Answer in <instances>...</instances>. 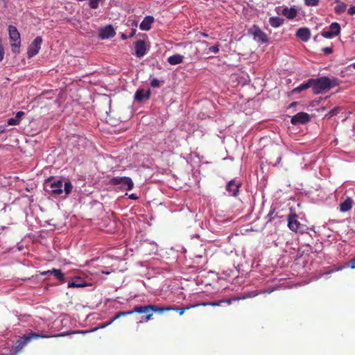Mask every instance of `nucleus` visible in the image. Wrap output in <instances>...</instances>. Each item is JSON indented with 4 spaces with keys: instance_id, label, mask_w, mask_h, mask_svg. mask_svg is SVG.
I'll return each instance as SVG.
<instances>
[{
    "instance_id": "obj_1",
    "label": "nucleus",
    "mask_w": 355,
    "mask_h": 355,
    "mask_svg": "<svg viewBox=\"0 0 355 355\" xmlns=\"http://www.w3.org/2000/svg\"><path fill=\"white\" fill-rule=\"evenodd\" d=\"M340 80L336 78L322 76L311 78V89L314 94H322L324 91L338 86Z\"/></svg>"
},
{
    "instance_id": "obj_2",
    "label": "nucleus",
    "mask_w": 355,
    "mask_h": 355,
    "mask_svg": "<svg viewBox=\"0 0 355 355\" xmlns=\"http://www.w3.org/2000/svg\"><path fill=\"white\" fill-rule=\"evenodd\" d=\"M49 336L42 334L34 333L32 330H30L26 335L19 337L11 347L10 351L8 353L10 355H17L24 347L33 339H37L40 338H49Z\"/></svg>"
},
{
    "instance_id": "obj_3",
    "label": "nucleus",
    "mask_w": 355,
    "mask_h": 355,
    "mask_svg": "<svg viewBox=\"0 0 355 355\" xmlns=\"http://www.w3.org/2000/svg\"><path fill=\"white\" fill-rule=\"evenodd\" d=\"M44 189L51 196H60L63 193V181L61 178L50 177L45 180Z\"/></svg>"
},
{
    "instance_id": "obj_4",
    "label": "nucleus",
    "mask_w": 355,
    "mask_h": 355,
    "mask_svg": "<svg viewBox=\"0 0 355 355\" xmlns=\"http://www.w3.org/2000/svg\"><path fill=\"white\" fill-rule=\"evenodd\" d=\"M286 220L288 222V227L293 232L304 234L311 230L315 233L314 227H309L306 225L301 224L297 220V215L295 213L291 212L287 216Z\"/></svg>"
},
{
    "instance_id": "obj_5",
    "label": "nucleus",
    "mask_w": 355,
    "mask_h": 355,
    "mask_svg": "<svg viewBox=\"0 0 355 355\" xmlns=\"http://www.w3.org/2000/svg\"><path fill=\"white\" fill-rule=\"evenodd\" d=\"M137 308H144L145 310L141 312H136L137 313H145L146 315L144 318V320H141L138 322V323H141L143 322H148L150 320L153 316V312H159L162 313L166 311L172 310L171 307H159L154 304H148L144 306H137Z\"/></svg>"
},
{
    "instance_id": "obj_6",
    "label": "nucleus",
    "mask_w": 355,
    "mask_h": 355,
    "mask_svg": "<svg viewBox=\"0 0 355 355\" xmlns=\"http://www.w3.org/2000/svg\"><path fill=\"white\" fill-rule=\"evenodd\" d=\"M9 37L11 42L12 51L15 54L19 53V48L21 46V37L20 34L16 28L13 25H9L8 28Z\"/></svg>"
},
{
    "instance_id": "obj_7",
    "label": "nucleus",
    "mask_w": 355,
    "mask_h": 355,
    "mask_svg": "<svg viewBox=\"0 0 355 355\" xmlns=\"http://www.w3.org/2000/svg\"><path fill=\"white\" fill-rule=\"evenodd\" d=\"M110 184L128 191L132 190L134 187L133 181L130 177H113L110 180Z\"/></svg>"
},
{
    "instance_id": "obj_8",
    "label": "nucleus",
    "mask_w": 355,
    "mask_h": 355,
    "mask_svg": "<svg viewBox=\"0 0 355 355\" xmlns=\"http://www.w3.org/2000/svg\"><path fill=\"white\" fill-rule=\"evenodd\" d=\"M248 34L252 35L253 40L261 44L268 42V35L257 25H253L249 30Z\"/></svg>"
},
{
    "instance_id": "obj_9",
    "label": "nucleus",
    "mask_w": 355,
    "mask_h": 355,
    "mask_svg": "<svg viewBox=\"0 0 355 355\" xmlns=\"http://www.w3.org/2000/svg\"><path fill=\"white\" fill-rule=\"evenodd\" d=\"M242 186V183L239 180L232 179L227 182L225 186V190L228 193V196L232 197H236L239 196V189Z\"/></svg>"
},
{
    "instance_id": "obj_10",
    "label": "nucleus",
    "mask_w": 355,
    "mask_h": 355,
    "mask_svg": "<svg viewBox=\"0 0 355 355\" xmlns=\"http://www.w3.org/2000/svg\"><path fill=\"white\" fill-rule=\"evenodd\" d=\"M42 43V38L40 36L36 37L34 40L30 44L27 49V57L31 58L35 56L41 49Z\"/></svg>"
},
{
    "instance_id": "obj_11",
    "label": "nucleus",
    "mask_w": 355,
    "mask_h": 355,
    "mask_svg": "<svg viewBox=\"0 0 355 355\" xmlns=\"http://www.w3.org/2000/svg\"><path fill=\"white\" fill-rule=\"evenodd\" d=\"M310 121L311 116L308 113L300 112L292 116L291 123L293 125H300L306 124Z\"/></svg>"
},
{
    "instance_id": "obj_12",
    "label": "nucleus",
    "mask_w": 355,
    "mask_h": 355,
    "mask_svg": "<svg viewBox=\"0 0 355 355\" xmlns=\"http://www.w3.org/2000/svg\"><path fill=\"white\" fill-rule=\"evenodd\" d=\"M116 35L114 28L111 25H107L99 30L98 36L101 40H105L113 37Z\"/></svg>"
},
{
    "instance_id": "obj_13",
    "label": "nucleus",
    "mask_w": 355,
    "mask_h": 355,
    "mask_svg": "<svg viewBox=\"0 0 355 355\" xmlns=\"http://www.w3.org/2000/svg\"><path fill=\"white\" fill-rule=\"evenodd\" d=\"M135 56L137 58H143L147 53V49L146 46V43L144 40H137L135 43Z\"/></svg>"
},
{
    "instance_id": "obj_14",
    "label": "nucleus",
    "mask_w": 355,
    "mask_h": 355,
    "mask_svg": "<svg viewBox=\"0 0 355 355\" xmlns=\"http://www.w3.org/2000/svg\"><path fill=\"white\" fill-rule=\"evenodd\" d=\"M151 92L150 89L145 91L143 89H138L135 94V101L141 102L144 100H148L150 98Z\"/></svg>"
},
{
    "instance_id": "obj_15",
    "label": "nucleus",
    "mask_w": 355,
    "mask_h": 355,
    "mask_svg": "<svg viewBox=\"0 0 355 355\" xmlns=\"http://www.w3.org/2000/svg\"><path fill=\"white\" fill-rule=\"evenodd\" d=\"M154 17L151 15L146 16L140 23L139 28L141 31H148L151 29L152 24L154 22Z\"/></svg>"
},
{
    "instance_id": "obj_16",
    "label": "nucleus",
    "mask_w": 355,
    "mask_h": 355,
    "mask_svg": "<svg viewBox=\"0 0 355 355\" xmlns=\"http://www.w3.org/2000/svg\"><path fill=\"white\" fill-rule=\"evenodd\" d=\"M296 37L303 42H307L311 37L310 30L308 28H300L295 34Z\"/></svg>"
},
{
    "instance_id": "obj_17",
    "label": "nucleus",
    "mask_w": 355,
    "mask_h": 355,
    "mask_svg": "<svg viewBox=\"0 0 355 355\" xmlns=\"http://www.w3.org/2000/svg\"><path fill=\"white\" fill-rule=\"evenodd\" d=\"M88 284L85 282V281L79 277H76L71 281L68 282L67 287L68 288H83L87 286Z\"/></svg>"
},
{
    "instance_id": "obj_18",
    "label": "nucleus",
    "mask_w": 355,
    "mask_h": 355,
    "mask_svg": "<svg viewBox=\"0 0 355 355\" xmlns=\"http://www.w3.org/2000/svg\"><path fill=\"white\" fill-rule=\"evenodd\" d=\"M297 13V10L294 6L291 8L284 6L282 10V14L288 19H294L296 17Z\"/></svg>"
},
{
    "instance_id": "obj_19",
    "label": "nucleus",
    "mask_w": 355,
    "mask_h": 355,
    "mask_svg": "<svg viewBox=\"0 0 355 355\" xmlns=\"http://www.w3.org/2000/svg\"><path fill=\"white\" fill-rule=\"evenodd\" d=\"M233 300H232V299L220 300H218V301H216V302H210L202 303L200 305H202V306H220L223 304H230ZM199 304H196V305L193 306L192 307H196V306H197Z\"/></svg>"
},
{
    "instance_id": "obj_20",
    "label": "nucleus",
    "mask_w": 355,
    "mask_h": 355,
    "mask_svg": "<svg viewBox=\"0 0 355 355\" xmlns=\"http://www.w3.org/2000/svg\"><path fill=\"white\" fill-rule=\"evenodd\" d=\"M25 114L22 111H19L16 113L15 117H12L8 119L7 125H16L19 124L21 118Z\"/></svg>"
},
{
    "instance_id": "obj_21",
    "label": "nucleus",
    "mask_w": 355,
    "mask_h": 355,
    "mask_svg": "<svg viewBox=\"0 0 355 355\" xmlns=\"http://www.w3.org/2000/svg\"><path fill=\"white\" fill-rule=\"evenodd\" d=\"M353 200L351 198L347 197L343 202L340 204V211L346 212L352 208Z\"/></svg>"
},
{
    "instance_id": "obj_22",
    "label": "nucleus",
    "mask_w": 355,
    "mask_h": 355,
    "mask_svg": "<svg viewBox=\"0 0 355 355\" xmlns=\"http://www.w3.org/2000/svg\"><path fill=\"white\" fill-rule=\"evenodd\" d=\"M144 310H145V309H144V308H137V306H136L134 307V309L132 311H120V312L117 313L116 315L114 317V320H117L118 318H119L121 316L129 315H131V314L135 313L136 312L144 311Z\"/></svg>"
},
{
    "instance_id": "obj_23",
    "label": "nucleus",
    "mask_w": 355,
    "mask_h": 355,
    "mask_svg": "<svg viewBox=\"0 0 355 355\" xmlns=\"http://www.w3.org/2000/svg\"><path fill=\"white\" fill-rule=\"evenodd\" d=\"M311 88V78L308 79L306 81L302 83L297 87L293 89V93H300L302 91Z\"/></svg>"
},
{
    "instance_id": "obj_24",
    "label": "nucleus",
    "mask_w": 355,
    "mask_h": 355,
    "mask_svg": "<svg viewBox=\"0 0 355 355\" xmlns=\"http://www.w3.org/2000/svg\"><path fill=\"white\" fill-rule=\"evenodd\" d=\"M184 56L180 54H174L167 59L168 62L171 65L180 64L183 62Z\"/></svg>"
},
{
    "instance_id": "obj_25",
    "label": "nucleus",
    "mask_w": 355,
    "mask_h": 355,
    "mask_svg": "<svg viewBox=\"0 0 355 355\" xmlns=\"http://www.w3.org/2000/svg\"><path fill=\"white\" fill-rule=\"evenodd\" d=\"M51 275H53L61 284H64L66 281L64 274L60 269H51Z\"/></svg>"
},
{
    "instance_id": "obj_26",
    "label": "nucleus",
    "mask_w": 355,
    "mask_h": 355,
    "mask_svg": "<svg viewBox=\"0 0 355 355\" xmlns=\"http://www.w3.org/2000/svg\"><path fill=\"white\" fill-rule=\"evenodd\" d=\"M284 21L283 18L279 17H271L269 18V24L273 28H279Z\"/></svg>"
},
{
    "instance_id": "obj_27",
    "label": "nucleus",
    "mask_w": 355,
    "mask_h": 355,
    "mask_svg": "<svg viewBox=\"0 0 355 355\" xmlns=\"http://www.w3.org/2000/svg\"><path fill=\"white\" fill-rule=\"evenodd\" d=\"M114 321H115V320H114V318L110 320V321L108 322H103V323H101L98 327H95V328H93L90 330H87V331H78L76 333H80V334H87V333H89V332H94L99 329H104L105 327H107V326L110 325Z\"/></svg>"
},
{
    "instance_id": "obj_28",
    "label": "nucleus",
    "mask_w": 355,
    "mask_h": 355,
    "mask_svg": "<svg viewBox=\"0 0 355 355\" xmlns=\"http://www.w3.org/2000/svg\"><path fill=\"white\" fill-rule=\"evenodd\" d=\"M73 185L70 180H67L63 182V193L65 194V198H67L72 191Z\"/></svg>"
},
{
    "instance_id": "obj_29",
    "label": "nucleus",
    "mask_w": 355,
    "mask_h": 355,
    "mask_svg": "<svg viewBox=\"0 0 355 355\" xmlns=\"http://www.w3.org/2000/svg\"><path fill=\"white\" fill-rule=\"evenodd\" d=\"M329 31L335 37L338 36L340 33V26L338 22H333L329 26Z\"/></svg>"
},
{
    "instance_id": "obj_30",
    "label": "nucleus",
    "mask_w": 355,
    "mask_h": 355,
    "mask_svg": "<svg viewBox=\"0 0 355 355\" xmlns=\"http://www.w3.org/2000/svg\"><path fill=\"white\" fill-rule=\"evenodd\" d=\"M347 5L342 2L335 6L334 11L337 14H341L345 11Z\"/></svg>"
},
{
    "instance_id": "obj_31",
    "label": "nucleus",
    "mask_w": 355,
    "mask_h": 355,
    "mask_svg": "<svg viewBox=\"0 0 355 355\" xmlns=\"http://www.w3.org/2000/svg\"><path fill=\"white\" fill-rule=\"evenodd\" d=\"M274 291H275L274 288H267V289L263 290L262 292H260V293H268V294H270L272 292H273ZM259 294V293H258L257 291H253V292H252V294L247 295V297H255V296L258 295Z\"/></svg>"
},
{
    "instance_id": "obj_32",
    "label": "nucleus",
    "mask_w": 355,
    "mask_h": 355,
    "mask_svg": "<svg viewBox=\"0 0 355 355\" xmlns=\"http://www.w3.org/2000/svg\"><path fill=\"white\" fill-rule=\"evenodd\" d=\"M103 0H89V6L92 9H97L99 6V3Z\"/></svg>"
},
{
    "instance_id": "obj_33",
    "label": "nucleus",
    "mask_w": 355,
    "mask_h": 355,
    "mask_svg": "<svg viewBox=\"0 0 355 355\" xmlns=\"http://www.w3.org/2000/svg\"><path fill=\"white\" fill-rule=\"evenodd\" d=\"M274 215H275V209H272L271 208L269 213L266 216L267 223L272 222V220H274L275 219Z\"/></svg>"
},
{
    "instance_id": "obj_34",
    "label": "nucleus",
    "mask_w": 355,
    "mask_h": 355,
    "mask_svg": "<svg viewBox=\"0 0 355 355\" xmlns=\"http://www.w3.org/2000/svg\"><path fill=\"white\" fill-rule=\"evenodd\" d=\"M220 45L217 44L214 46H210L208 49L209 52L216 54L219 52Z\"/></svg>"
},
{
    "instance_id": "obj_35",
    "label": "nucleus",
    "mask_w": 355,
    "mask_h": 355,
    "mask_svg": "<svg viewBox=\"0 0 355 355\" xmlns=\"http://www.w3.org/2000/svg\"><path fill=\"white\" fill-rule=\"evenodd\" d=\"M322 36L327 39H331L334 37L335 36L330 31H322L321 33Z\"/></svg>"
},
{
    "instance_id": "obj_36",
    "label": "nucleus",
    "mask_w": 355,
    "mask_h": 355,
    "mask_svg": "<svg viewBox=\"0 0 355 355\" xmlns=\"http://www.w3.org/2000/svg\"><path fill=\"white\" fill-rule=\"evenodd\" d=\"M304 3L309 6H316L319 3V0H304Z\"/></svg>"
},
{
    "instance_id": "obj_37",
    "label": "nucleus",
    "mask_w": 355,
    "mask_h": 355,
    "mask_svg": "<svg viewBox=\"0 0 355 355\" xmlns=\"http://www.w3.org/2000/svg\"><path fill=\"white\" fill-rule=\"evenodd\" d=\"M339 112V107H336L333 109H331L329 113L327 114V116H329V117H332V116H336Z\"/></svg>"
},
{
    "instance_id": "obj_38",
    "label": "nucleus",
    "mask_w": 355,
    "mask_h": 355,
    "mask_svg": "<svg viewBox=\"0 0 355 355\" xmlns=\"http://www.w3.org/2000/svg\"><path fill=\"white\" fill-rule=\"evenodd\" d=\"M4 54H5L4 47L3 46L1 40L0 39V62L3 60Z\"/></svg>"
},
{
    "instance_id": "obj_39",
    "label": "nucleus",
    "mask_w": 355,
    "mask_h": 355,
    "mask_svg": "<svg viewBox=\"0 0 355 355\" xmlns=\"http://www.w3.org/2000/svg\"><path fill=\"white\" fill-rule=\"evenodd\" d=\"M150 85L152 87H159L160 86V81L157 78L151 80Z\"/></svg>"
},
{
    "instance_id": "obj_40",
    "label": "nucleus",
    "mask_w": 355,
    "mask_h": 355,
    "mask_svg": "<svg viewBox=\"0 0 355 355\" xmlns=\"http://www.w3.org/2000/svg\"><path fill=\"white\" fill-rule=\"evenodd\" d=\"M322 52L326 54H331L333 52V49L331 47H324L322 49Z\"/></svg>"
},
{
    "instance_id": "obj_41",
    "label": "nucleus",
    "mask_w": 355,
    "mask_h": 355,
    "mask_svg": "<svg viewBox=\"0 0 355 355\" xmlns=\"http://www.w3.org/2000/svg\"><path fill=\"white\" fill-rule=\"evenodd\" d=\"M190 307H187V308H178V309H172V310H175L176 311H178L180 315H183V313H184V311L187 309H189Z\"/></svg>"
},
{
    "instance_id": "obj_42",
    "label": "nucleus",
    "mask_w": 355,
    "mask_h": 355,
    "mask_svg": "<svg viewBox=\"0 0 355 355\" xmlns=\"http://www.w3.org/2000/svg\"><path fill=\"white\" fill-rule=\"evenodd\" d=\"M347 13L351 15H355V6H351L347 10Z\"/></svg>"
},
{
    "instance_id": "obj_43",
    "label": "nucleus",
    "mask_w": 355,
    "mask_h": 355,
    "mask_svg": "<svg viewBox=\"0 0 355 355\" xmlns=\"http://www.w3.org/2000/svg\"><path fill=\"white\" fill-rule=\"evenodd\" d=\"M348 266L352 269L355 268V257L348 262Z\"/></svg>"
},
{
    "instance_id": "obj_44",
    "label": "nucleus",
    "mask_w": 355,
    "mask_h": 355,
    "mask_svg": "<svg viewBox=\"0 0 355 355\" xmlns=\"http://www.w3.org/2000/svg\"><path fill=\"white\" fill-rule=\"evenodd\" d=\"M136 32H137V29L135 28H131V31H130V33L128 35V37L130 38L134 37L135 35L136 34Z\"/></svg>"
},
{
    "instance_id": "obj_45",
    "label": "nucleus",
    "mask_w": 355,
    "mask_h": 355,
    "mask_svg": "<svg viewBox=\"0 0 355 355\" xmlns=\"http://www.w3.org/2000/svg\"><path fill=\"white\" fill-rule=\"evenodd\" d=\"M47 275H51V270H48L40 272V275L42 276H46Z\"/></svg>"
},
{
    "instance_id": "obj_46",
    "label": "nucleus",
    "mask_w": 355,
    "mask_h": 355,
    "mask_svg": "<svg viewBox=\"0 0 355 355\" xmlns=\"http://www.w3.org/2000/svg\"><path fill=\"white\" fill-rule=\"evenodd\" d=\"M129 198L132 200H137L138 199V196L135 193H132L129 196Z\"/></svg>"
},
{
    "instance_id": "obj_47",
    "label": "nucleus",
    "mask_w": 355,
    "mask_h": 355,
    "mask_svg": "<svg viewBox=\"0 0 355 355\" xmlns=\"http://www.w3.org/2000/svg\"><path fill=\"white\" fill-rule=\"evenodd\" d=\"M121 39L125 40H127L128 38H130L128 37V35H126L125 33H123L121 34Z\"/></svg>"
},
{
    "instance_id": "obj_48",
    "label": "nucleus",
    "mask_w": 355,
    "mask_h": 355,
    "mask_svg": "<svg viewBox=\"0 0 355 355\" xmlns=\"http://www.w3.org/2000/svg\"><path fill=\"white\" fill-rule=\"evenodd\" d=\"M6 132V125H0V134Z\"/></svg>"
},
{
    "instance_id": "obj_49",
    "label": "nucleus",
    "mask_w": 355,
    "mask_h": 355,
    "mask_svg": "<svg viewBox=\"0 0 355 355\" xmlns=\"http://www.w3.org/2000/svg\"><path fill=\"white\" fill-rule=\"evenodd\" d=\"M17 247L19 251H21L24 248L23 245L21 243H17Z\"/></svg>"
},
{
    "instance_id": "obj_50",
    "label": "nucleus",
    "mask_w": 355,
    "mask_h": 355,
    "mask_svg": "<svg viewBox=\"0 0 355 355\" xmlns=\"http://www.w3.org/2000/svg\"><path fill=\"white\" fill-rule=\"evenodd\" d=\"M131 26H132V28H137V21H132V23H131Z\"/></svg>"
},
{
    "instance_id": "obj_51",
    "label": "nucleus",
    "mask_w": 355,
    "mask_h": 355,
    "mask_svg": "<svg viewBox=\"0 0 355 355\" xmlns=\"http://www.w3.org/2000/svg\"><path fill=\"white\" fill-rule=\"evenodd\" d=\"M281 160H282V157H281V156H279V157H277V159L276 163L275 164V166H276V165L279 164L281 162Z\"/></svg>"
},
{
    "instance_id": "obj_52",
    "label": "nucleus",
    "mask_w": 355,
    "mask_h": 355,
    "mask_svg": "<svg viewBox=\"0 0 355 355\" xmlns=\"http://www.w3.org/2000/svg\"><path fill=\"white\" fill-rule=\"evenodd\" d=\"M274 216H275V218H282V216H279V212H276V213L275 212V215H274Z\"/></svg>"
},
{
    "instance_id": "obj_53",
    "label": "nucleus",
    "mask_w": 355,
    "mask_h": 355,
    "mask_svg": "<svg viewBox=\"0 0 355 355\" xmlns=\"http://www.w3.org/2000/svg\"><path fill=\"white\" fill-rule=\"evenodd\" d=\"M297 105V102H293L290 104L289 107H294Z\"/></svg>"
},
{
    "instance_id": "obj_54",
    "label": "nucleus",
    "mask_w": 355,
    "mask_h": 355,
    "mask_svg": "<svg viewBox=\"0 0 355 355\" xmlns=\"http://www.w3.org/2000/svg\"><path fill=\"white\" fill-rule=\"evenodd\" d=\"M201 35L204 37H208L209 35L208 34L205 33H202Z\"/></svg>"
},
{
    "instance_id": "obj_55",
    "label": "nucleus",
    "mask_w": 355,
    "mask_h": 355,
    "mask_svg": "<svg viewBox=\"0 0 355 355\" xmlns=\"http://www.w3.org/2000/svg\"><path fill=\"white\" fill-rule=\"evenodd\" d=\"M352 67L354 69H355V62L352 64Z\"/></svg>"
},
{
    "instance_id": "obj_56",
    "label": "nucleus",
    "mask_w": 355,
    "mask_h": 355,
    "mask_svg": "<svg viewBox=\"0 0 355 355\" xmlns=\"http://www.w3.org/2000/svg\"><path fill=\"white\" fill-rule=\"evenodd\" d=\"M63 335H64L63 334H60L57 335V336H63Z\"/></svg>"
},
{
    "instance_id": "obj_57",
    "label": "nucleus",
    "mask_w": 355,
    "mask_h": 355,
    "mask_svg": "<svg viewBox=\"0 0 355 355\" xmlns=\"http://www.w3.org/2000/svg\"><path fill=\"white\" fill-rule=\"evenodd\" d=\"M2 355H10V354H9L8 353H5V354H3Z\"/></svg>"
},
{
    "instance_id": "obj_58",
    "label": "nucleus",
    "mask_w": 355,
    "mask_h": 355,
    "mask_svg": "<svg viewBox=\"0 0 355 355\" xmlns=\"http://www.w3.org/2000/svg\"><path fill=\"white\" fill-rule=\"evenodd\" d=\"M204 2L207 1L208 0H202Z\"/></svg>"
}]
</instances>
